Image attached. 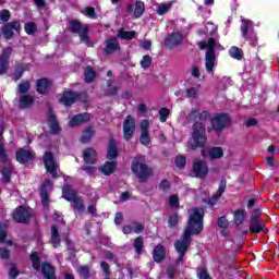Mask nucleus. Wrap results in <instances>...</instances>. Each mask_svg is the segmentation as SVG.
I'll list each match as a JSON object with an SVG mask.
<instances>
[{
    "instance_id": "obj_40",
    "label": "nucleus",
    "mask_w": 279,
    "mask_h": 279,
    "mask_svg": "<svg viewBox=\"0 0 279 279\" xmlns=\"http://www.w3.org/2000/svg\"><path fill=\"white\" fill-rule=\"evenodd\" d=\"M36 29H38V27L36 26V23L27 22L25 24V32H26V34H28V35L35 34Z\"/></svg>"
},
{
    "instance_id": "obj_47",
    "label": "nucleus",
    "mask_w": 279,
    "mask_h": 279,
    "mask_svg": "<svg viewBox=\"0 0 279 279\" xmlns=\"http://www.w3.org/2000/svg\"><path fill=\"white\" fill-rule=\"evenodd\" d=\"M171 3H167V4H162L157 9V14H159V16H162V14H167V12H169V10H171Z\"/></svg>"
},
{
    "instance_id": "obj_58",
    "label": "nucleus",
    "mask_w": 279,
    "mask_h": 279,
    "mask_svg": "<svg viewBox=\"0 0 279 279\" xmlns=\"http://www.w3.org/2000/svg\"><path fill=\"white\" fill-rule=\"evenodd\" d=\"M168 223L170 228L178 226V214H173L172 216H170Z\"/></svg>"
},
{
    "instance_id": "obj_45",
    "label": "nucleus",
    "mask_w": 279,
    "mask_h": 279,
    "mask_svg": "<svg viewBox=\"0 0 279 279\" xmlns=\"http://www.w3.org/2000/svg\"><path fill=\"white\" fill-rule=\"evenodd\" d=\"M95 70L92 68H87L85 70V82H92L93 80H95Z\"/></svg>"
},
{
    "instance_id": "obj_19",
    "label": "nucleus",
    "mask_w": 279,
    "mask_h": 279,
    "mask_svg": "<svg viewBox=\"0 0 279 279\" xmlns=\"http://www.w3.org/2000/svg\"><path fill=\"white\" fill-rule=\"evenodd\" d=\"M48 125H49L51 134L60 133V123L56 119V113H53L52 111H49V113H48Z\"/></svg>"
},
{
    "instance_id": "obj_23",
    "label": "nucleus",
    "mask_w": 279,
    "mask_h": 279,
    "mask_svg": "<svg viewBox=\"0 0 279 279\" xmlns=\"http://www.w3.org/2000/svg\"><path fill=\"white\" fill-rule=\"evenodd\" d=\"M117 158H119V148H117V142L111 140L107 149V159L112 161Z\"/></svg>"
},
{
    "instance_id": "obj_55",
    "label": "nucleus",
    "mask_w": 279,
    "mask_h": 279,
    "mask_svg": "<svg viewBox=\"0 0 279 279\" xmlns=\"http://www.w3.org/2000/svg\"><path fill=\"white\" fill-rule=\"evenodd\" d=\"M223 193H226V182L225 181H221L219 187H218V192L215 196V199H219V196L220 195H223Z\"/></svg>"
},
{
    "instance_id": "obj_52",
    "label": "nucleus",
    "mask_w": 279,
    "mask_h": 279,
    "mask_svg": "<svg viewBox=\"0 0 279 279\" xmlns=\"http://www.w3.org/2000/svg\"><path fill=\"white\" fill-rule=\"evenodd\" d=\"M5 230H8V225H0V243L5 241V236L8 235Z\"/></svg>"
},
{
    "instance_id": "obj_27",
    "label": "nucleus",
    "mask_w": 279,
    "mask_h": 279,
    "mask_svg": "<svg viewBox=\"0 0 279 279\" xmlns=\"http://www.w3.org/2000/svg\"><path fill=\"white\" fill-rule=\"evenodd\" d=\"M19 101L21 108H32V106H34V96L29 94L22 95Z\"/></svg>"
},
{
    "instance_id": "obj_44",
    "label": "nucleus",
    "mask_w": 279,
    "mask_h": 279,
    "mask_svg": "<svg viewBox=\"0 0 279 279\" xmlns=\"http://www.w3.org/2000/svg\"><path fill=\"white\" fill-rule=\"evenodd\" d=\"M29 88H31V85H29V82H27V81L24 83H21L17 86V90H19V93H21V95H26L25 93H28Z\"/></svg>"
},
{
    "instance_id": "obj_26",
    "label": "nucleus",
    "mask_w": 279,
    "mask_h": 279,
    "mask_svg": "<svg viewBox=\"0 0 279 279\" xmlns=\"http://www.w3.org/2000/svg\"><path fill=\"white\" fill-rule=\"evenodd\" d=\"M41 272L46 279L56 278V270H53V267H51V264H48V263L43 264Z\"/></svg>"
},
{
    "instance_id": "obj_53",
    "label": "nucleus",
    "mask_w": 279,
    "mask_h": 279,
    "mask_svg": "<svg viewBox=\"0 0 279 279\" xmlns=\"http://www.w3.org/2000/svg\"><path fill=\"white\" fill-rule=\"evenodd\" d=\"M174 162L179 169H182L184 165H186V158L184 156H179L175 158Z\"/></svg>"
},
{
    "instance_id": "obj_21",
    "label": "nucleus",
    "mask_w": 279,
    "mask_h": 279,
    "mask_svg": "<svg viewBox=\"0 0 279 279\" xmlns=\"http://www.w3.org/2000/svg\"><path fill=\"white\" fill-rule=\"evenodd\" d=\"M121 49V46H119V40L117 38H109L106 40V47H105V52L107 54H112L114 51H119Z\"/></svg>"
},
{
    "instance_id": "obj_32",
    "label": "nucleus",
    "mask_w": 279,
    "mask_h": 279,
    "mask_svg": "<svg viewBox=\"0 0 279 279\" xmlns=\"http://www.w3.org/2000/svg\"><path fill=\"white\" fill-rule=\"evenodd\" d=\"M209 157L214 160H218L219 158H223V149L221 147H213L208 150Z\"/></svg>"
},
{
    "instance_id": "obj_3",
    "label": "nucleus",
    "mask_w": 279,
    "mask_h": 279,
    "mask_svg": "<svg viewBox=\"0 0 279 279\" xmlns=\"http://www.w3.org/2000/svg\"><path fill=\"white\" fill-rule=\"evenodd\" d=\"M199 49H206L205 54V69L207 73H215V68L217 66V56L215 54V49H221V45L217 44V39L209 38L208 41L198 43Z\"/></svg>"
},
{
    "instance_id": "obj_2",
    "label": "nucleus",
    "mask_w": 279,
    "mask_h": 279,
    "mask_svg": "<svg viewBox=\"0 0 279 279\" xmlns=\"http://www.w3.org/2000/svg\"><path fill=\"white\" fill-rule=\"evenodd\" d=\"M210 116L207 111H202L197 108L192 109L186 119L189 123L193 124L192 138L187 144L189 149H197V147H204L208 142L206 137V129L204 128V121Z\"/></svg>"
},
{
    "instance_id": "obj_16",
    "label": "nucleus",
    "mask_w": 279,
    "mask_h": 279,
    "mask_svg": "<svg viewBox=\"0 0 279 279\" xmlns=\"http://www.w3.org/2000/svg\"><path fill=\"white\" fill-rule=\"evenodd\" d=\"M59 101L63 106H73L77 101V95L73 92H65L59 97Z\"/></svg>"
},
{
    "instance_id": "obj_54",
    "label": "nucleus",
    "mask_w": 279,
    "mask_h": 279,
    "mask_svg": "<svg viewBox=\"0 0 279 279\" xmlns=\"http://www.w3.org/2000/svg\"><path fill=\"white\" fill-rule=\"evenodd\" d=\"M12 173V170L10 168H4L2 170V181L10 182V175Z\"/></svg>"
},
{
    "instance_id": "obj_63",
    "label": "nucleus",
    "mask_w": 279,
    "mask_h": 279,
    "mask_svg": "<svg viewBox=\"0 0 279 279\" xmlns=\"http://www.w3.org/2000/svg\"><path fill=\"white\" fill-rule=\"evenodd\" d=\"M191 75L192 77L199 78L202 76V73L199 72V68L194 65L191 71Z\"/></svg>"
},
{
    "instance_id": "obj_61",
    "label": "nucleus",
    "mask_w": 279,
    "mask_h": 279,
    "mask_svg": "<svg viewBox=\"0 0 279 279\" xmlns=\"http://www.w3.org/2000/svg\"><path fill=\"white\" fill-rule=\"evenodd\" d=\"M8 71V61L0 59V75H3Z\"/></svg>"
},
{
    "instance_id": "obj_39",
    "label": "nucleus",
    "mask_w": 279,
    "mask_h": 279,
    "mask_svg": "<svg viewBox=\"0 0 279 279\" xmlns=\"http://www.w3.org/2000/svg\"><path fill=\"white\" fill-rule=\"evenodd\" d=\"M31 260L33 263V269L38 271L40 269V259L38 258V253H33L31 255Z\"/></svg>"
},
{
    "instance_id": "obj_20",
    "label": "nucleus",
    "mask_w": 279,
    "mask_h": 279,
    "mask_svg": "<svg viewBox=\"0 0 279 279\" xmlns=\"http://www.w3.org/2000/svg\"><path fill=\"white\" fill-rule=\"evenodd\" d=\"M248 230L252 234H258L259 232L265 231V221L263 219L259 220H250Z\"/></svg>"
},
{
    "instance_id": "obj_8",
    "label": "nucleus",
    "mask_w": 279,
    "mask_h": 279,
    "mask_svg": "<svg viewBox=\"0 0 279 279\" xmlns=\"http://www.w3.org/2000/svg\"><path fill=\"white\" fill-rule=\"evenodd\" d=\"M32 214L28 208L17 207L13 213V219L16 223H27Z\"/></svg>"
},
{
    "instance_id": "obj_6",
    "label": "nucleus",
    "mask_w": 279,
    "mask_h": 279,
    "mask_svg": "<svg viewBox=\"0 0 279 279\" xmlns=\"http://www.w3.org/2000/svg\"><path fill=\"white\" fill-rule=\"evenodd\" d=\"M44 165L46 167V170L49 174L52 175V178H56V175H58V162L56 161V158H53V154L49 151L45 153Z\"/></svg>"
},
{
    "instance_id": "obj_43",
    "label": "nucleus",
    "mask_w": 279,
    "mask_h": 279,
    "mask_svg": "<svg viewBox=\"0 0 279 279\" xmlns=\"http://www.w3.org/2000/svg\"><path fill=\"white\" fill-rule=\"evenodd\" d=\"M140 143L142 145H149L151 143V138L149 137V132H142L140 137Z\"/></svg>"
},
{
    "instance_id": "obj_60",
    "label": "nucleus",
    "mask_w": 279,
    "mask_h": 279,
    "mask_svg": "<svg viewBox=\"0 0 279 279\" xmlns=\"http://www.w3.org/2000/svg\"><path fill=\"white\" fill-rule=\"evenodd\" d=\"M198 279H210V275L205 269H201L197 272Z\"/></svg>"
},
{
    "instance_id": "obj_59",
    "label": "nucleus",
    "mask_w": 279,
    "mask_h": 279,
    "mask_svg": "<svg viewBox=\"0 0 279 279\" xmlns=\"http://www.w3.org/2000/svg\"><path fill=\"white\" fill-rule=\"evenodd\" d=\"M132 228H133V232L135 233V234H141V232H143V225H141V223H138V222H134L133 225H132Z\"/></svg>"
},
{
    "instance_id": "obj_29",
    "label": "nucleus",
    "mask_w": 279,
    "mask_h": 279,
    "mask_svg": "<svg viewBox=\"0 0 279 279\" xmlns=\"http://www.w3.org/2000/svg\"><path fill=\"white\" fill-rule=\"evenodd\" d=\"M50 243L53 247H60V233H58V228H56V226L51 227Z\"/></svg>"
},
{
    "instance_id": "obj_49",
    "label": "nucleus",
    "mask_w": 279,
    "mask_h": 279,
    "mask_svg": "<svg viewBox=\"0 0 279 279\" xmlns=\"http://www.w3.org/2000/svg\"><path fill=\"white\" fill-rule=\"evenodd\" d=\"M169 204L171 208H178V206H180V198L178 197V195L170 196Z\"/></svg>"
},
{
    "instance_id": "obj_42",
    "label": "nucleus",
    "mask_w": 279,
    "mask_h": 279,
    "mask_svg": "<svg viewBox=\"0 0 279 279\" xmlns=\"http://www.w3.org/2000/svg\"><path fill=\"white\" fill-rule=\"evenodd\" d=\"M82 13L84 14V16H88L89 19H97L95 9L92 7H87V8L83 9Z\"/></svg>"
},
{
    "instance_id": "obj_17",
    "label": "nucleus",
    "mask_w": 279,
    "mask_h": 279,
    "mask_svg": "<svg viewBox=\"0 0 279 279\" xmlns=\"http://www.w3.org/2000/svg\"><path fill=\"white\" fill-rule=\"evenodd\" d=\"M99 171L102 172L104 175H112V173L117 171V160L106 161L99 167Z\"/></svg>"
},
{
    "instance_id": "obj_22",
    "label": "nucleus",
    "mask_w": 279,
    "mask_h": 279,
    "mask_svg": "<svg viewBox=\"0 0 279 279\" xmlns=\"http://www.w3.org/2000/svg\"><path fill=\"white\" fill-rule=\"evenodd\" d=\"M36 89H37V93H39L40 95H45L49 93V90H51L50 81L47 78L38 80L36 83Z\"/></svg>"
},
{
    "instance_id": "obj_15",
    "label": "nucleus",
    "mask_w": 279,
    "mask_h": 279,
    "mask_svg": "<svg viewBox=\"0 0 279 279\" xmlns=\"http://www.w3.org/2000/svg\"><path fill=\"white\" fill-rule=\"evenodd\" d=\"M199 90H202V85L195 84L191 86V83H186L185 94L189 99H197L199 97Z\"/></svg>"
},
{
    "instance_id": "obj_4",
    "label": "nucleus",
    "mask_w": 279,
    "mask_h": 279,
    "mask_svg": "<svg viewBox=\"0 0 279 279\" xmlns=\"http://www.w3.org/2000/svg\"><path fill=\"white\" fill-rule=\"evenodd\" d=\"M131 169L141 182H145L150 175L149 168L145 163V157L138 155L132 162Z\"/></svg>"
},
{
    "instance_id": "obj_56",
    "label": "nucleus",
    "mask_w": 279,
    "mask_h": 279,
    "mask_svg": "<svg viewBox=\"0 0 279 279\" xmlns=\"http://www.w3.org/2000/svg\"><path fill=\"white\" fill-rule=\"evenodd\" d=\"M0 20L3 21V23H8V21H10V11L2 10L0 12Z\"/></svg>"
},
{
    "instance_id": "obj_46",
    "label": "nucleus",
    "mask_w": 279,
    "mask_h": 279,
    "mask_svg": "<svg viewBox=\"0 0 279 279\" xmlns=\"http://www.w3.org/2000/svg\"><path fill=\"white\" fill-rule=\"evenodd\" d=\"M142 69H149L151 66V57L144 56L143 59L140 62Z\"/></svg>"
},
{
    "instance_id": "obj_10",
    "label": "nucleus",
    "mask_w": 279,
    "mask_h": 279,
    "mask_svg": "<svg viewBox=\"0 0 279 279\" xmlns=\"http://www.w3.org/2000/svg\"><path fill=\"white\" fill-rule=\"evenodd\" d=\"M193 173L195 178H206L208 175V166L206 162L195 159L193 162Z\"/></svg>"
},
{
    "instance_id": "obj_37",
    "label": "nucleus",
    "mask_w": 279,
    "mask_h": 279,
    "mask_svg": "<svg viewBox=\"0 0 279 279\" xmlns=\"http://www.w3.org/2000/svg\"><path fill=\"white\" fill-rule=\"evenodd\" d=\"M229 54L231 58H234V60H241V58H243V51L236 47H231Z\"/></svg>"
},
{
    "instance_id": "obj_1",
    "label": "nucleus",
    "mask_w": 279,
    "mask_h": 279,
    "mask_svg": "<svg viewBox=\"0 0 279 279\" xmlns=\"http://www.w3.org/2000/svg\"><path fill=\"white\" fill-rule=\"evenodd\" d=\"M189 221L183 235L174 243L175 251L179 254V260H184V255L191 245V236L201 234L204 230V209L192 208L189 210Z\"/></svg>"
},
{
    "instance_id": "obj_35",
    "label": "nucleus",
    "mask_w": 279,
    "mask_h": 279,
    "mask_svg": "<svg viewBox=\"0 0 279 279\" xmlns=\"http://www.w3.org/2000/svg\"><path fill=\"white\" fill-rule=\"evenodd\" d=\"M143 14H145V3H143L142 1H136L134 9L135 19H141Z\"/></svg>"
},
{
    "instance_id": "obj_28",
    "label": "nucleus",
    "mask_w": 279,
    "mask_h": 279,
    "mask_svg": "<svg viewBox=\"0 0 279 279\" xmlns=\"http://www.w3.org/2000/svg\"><path fill=\"white\" fill-rule=\"evenodd\" d=\"M93 136H95V130H93V126H88L82 132L80 141L81 143H88Z\"/></svg>"
},
{
    "instance_id": "obj_25",
    "label": "nucleus",
    "mask_w": 279,
    "mask_h": 279,
    "mask_svg": "<svg viewBox=\"0 0 279 279\" xmlns=\"http://www.w3.org/2000/svg\"><path fill=\"white\" fill-rule=\"evenodd\" d=\"M153 258L155 263H162V260H165V247L162 245H157L154 248Z\"/></svg>"
},
{
    "instance_id": "obj_51",
    "label": "nucleus",
    "mask_w": 279,
    "mask_h": 279,
    "mask_svg": "<svg viewBox=\"0 0 279 279\" xmlns=\"http://www.w3.org/2000/svg\"><path fill=\"white\" fill-rule=\"evenodd\" d=\"M168 117H169V109L162 108L161 110H159V121H161V123H165Z\"/></svg>"
},
{
    "instance_id": "obj_12",
    "label": "nucleus",
    "mask_w": 279,
    "mask_h": 279,
    "mask_svg": "<svg viewBox=\"0 0 279 279\" xmlns=\"http://www.w3.org/2000/svg\"><path fill=\"white\" fill-rule=\"evenodd\" d=\"M53 190V184H51L50 180H46L41 185V204L44 206H49V193Z\"/></svg>"
},
{
    "instance_id": "obj_36",
    "label": "nucleus",
    "mask_w": 279,
    "mask_h": 279,
    "mask_svg": "<svg viewBox=\"0 0 279 279\" xmlns=\"http://www.w3.org/2000/svg\"><path fill=\"white\" fill-rule=\"evenodd\" d=\"M199 36L204 34H209V36H213V34H217V26L213 23H207V26L204 31L198 32Z\"/></svg>"
},
{
    "instance_id": "obj_30",
    "label": "nucleus",
    "mask_w": 279,
    "mask_h": 279,
    "mask_svg": "<svg viewBox=\"0 0 279 279\" xmlns=\"http://www.w3.org/2000/svg\"><path fill=\"white\" fill-rule=\"evenodd\" d=\"M253 27L254 25L252 24V21L243 20L241 25L242 36H244V38H247V35L252 34Z\"/></svg>"
},
{
    "instance_id": "obj_48",
    "label": "nucleus",
    "mask_w": 279,
    "mask_h": 279,
    "mask_svg": "<svg viewBox=\"0 0 279 279\" xmlns=\"http://www.w3.org/2000/svg\"><path fill=\"white\" fill-rule=\"evenodd\" d=\"M72 202L74 203L75 210H84V203L82 202V198H77L76 196L75 198L72 199Z\"/></svg>"
},
{
    "instance_id": "obj_64",
    "label": "nucleus",
    "mask_w": 279,
    "mask_h": 279,
    "mask_svg": "<svg viewBox=\"0 0 279 279\" xmlns=\"http://www.w3.org/2000/svg\"><path fill=\"white\" fill-rule=\"evenodd\" d=\"M80 275H81L83 278H88V267L82 266V267L80 268Z\"/></svg>"
},
{
    "instance_id": "obj_24",
    "label": "nucleus",
    "mask_w": 279,
    "mask_h": 279,
    "mask_svg": "<svg viewBox=\"0 0 279 279\" xmlns=\"http://www.w3.org/2000/svg\"><path fill=\"white\" fill-rule=\"evenodd\" d=\"M180 43H182L181 33H173L171 35H168V37L166 38L167 47H177V45H180Z\"/></svg>"
},
{
    "instance_id": "obj_38",
    "label": "nucleus",
    "mask_w": 279,
    "mask_h": 279,
    "mask_svg": "<svg viewBox=\"0 0 279 279\" xmlns=\"http://www.w3.org/2000/svg\"><path fill=\"white\" fill-rule=\"evenodd\" d=\"M3 134V124H0V135ZM0 159L3 162L8 161V155L5 154V148L3 147V144L1 143L0 140Z\"/></svg>"
},
{
    "instance_id": "obj_34",
    "label": "nucleus",
    "mask_w": 279,
    "mask_h": 279,
    "mask_svg": "<svg viewBox=\"0 0 279 279\" xmlns=\"http://www.w3.org/2000/svg\"><path fill=\"white\" fill-rule=\"evenodd\" d=\"M245 209H236L234 211V221L236 226H241V223H243V221H245Z\"/></svg>"
},
{
    "instance_id": "obj_5",
    "label": "nucleus",
    "mask_w": 279,
    "mask_h": 279,
    "mask_svg": "<svg viewBox=\"0 0 279 279\" xmlns=\"http://www.w3.org/2000/svg\"><path fill=\"white\" fill-rule=\"evenodd\" d=\"M70 29L74 34H78L81 43H84L87 47H93V41L88 38V25H82L78 21H72L70 23Z\"/></svg>"
},
{
    "instance_id": "obj_50",
    "label": "nucleus",
    "mask_w": 279,
    "mask_h": 279,
    "mask_svg": "<svg viewBox=\"0 0 279 279\" xmlns=\"http://www.w3.org/2000/svg\"><path fill=\"white\" fill-rule=\"evenodd\" d=\"M134 247L137 254H141L142 250H143V238H137L134 241Z\"/></svg>"
},
{
    "instance_id": "obj_13",
    "label": "nucleus",
    "mask_w": 279,
    "mask_h": 279,
    "mask_svg": "<svg viewBox=\"0 0 279 279\" xmlns=\"http://www.w3.org/2000/svg\"><path fill=\"white\" fill-rule=\"evenodd\" d=\"M90 121L89 113H78L72 117L69 121L70 128H77V125H82V123H88Z\"/></svg>"
},
{
    "instance_id": "obj_62",
    "label": "nucleus",
    "mask_w": 279,
    "mask_h": 279,
    "mask_svg": "<svg viewBox=\"0 0 279 279\" xmlns=\"http://www.w3.org/2000/svg\"><path fill=\"white\" fill-rule=\"evenodd\" d=\"M9 276H10V278H16V276H19V269H16L15 265H11Z\"/></svg>"
},
{
    "instance_id": "obj_18",
    "label": "nucleus",
    "mask_w": 279,
    "mask_h": 279,
    "mask_svg": "<svg viewBox=\"0 0 279 279\" xmlns=\"http://www.w3.org/2000/svg\"><path fill=\"white\" fill-rule=\"evenodd\" d=\"M83 160L85 165H95L97 162V151L93 148H86L83 151Z\"/></svg>"
},
{
    "instance_id": "obj_7",
    "label": "nucleus",
    "mask_w": 279,
    "mask_h": 279,
    "mask_svg": "<svg viewBox=\"0 0 279 279\" xmlns=\"http://www.w3.org/2000/svg\"><path fill=\"white\" fill-rule=\"evenodd\" d=\"M134 132H136V121L132 116H128L123 122V137L125 141H130L134 136Z\"/></svg>"
},
{
    "instance_id": "obj_11",
    "label": "nucleus",
    "mask_w": 279,
    "mask_h": 279,
    "mask_svg": "<svg viewBox=\"0 0 279 279\" xmlns=\"http://www.w3.org/2000/svg\"><path fill=\"white\" fill-rule=\"evenodd\" d=\"M14 32H21V22H11L2 27V35L8 40L14 36Z\"/></svg>"
},
{
    "instance_id": "obj_33",
    "label": "nucleus",
    "mask_w": 279,
    "mask_h": 279,
    "mask_svg": "<svg viewBox=\"0 0 279 279\" xmlns=\"http://www.w3.org/2000/svg\"><path fill=\"white\" fill-rule=\"evenodd\" d=\"M136 36V32L131 31L128 32L125 28H121L118 33V38H121L122 40H132Z\"/></svg>"
},
{
    "instance_id": "obj_41",
    "label": "nucleus",
    "mask_w": 279,
    "mask_h": 279,
    "mask_svg": "<svg viewBox=\"0 0 279 279\" xmlns=\"http://www.w3.org/2000/svg\"><path fill=\"white\" fill-rule=\"evenodd\" d=\"M12 56V47H7L2 50V53L0 56V60H3L8 62L10 60V57Z\"/></svg>"
},
{
    "instance_id": "obj_9",
    "label": "nucleus",
    "mask_w": 279,
    "mask_h": 279,
    "mask_svg": "<svg viewBox=\"0 0 279 279\" xmlns=\"http://www.w3.org/2000/svg\"><path fill=\"white\" fill-rule=\"evenodd\" d=\"M211 125L214 130H223L225 128H228V125H230V117H228V114L218 113L211 120Z\"/></svg>"
},
{
    "instance_id": "obj_57",
    "label": "nucleus",
    "mask_w": 279,
    "mask_h": 279,
    "mask_svg": "<svg viewBox=\"0 0 279 279\" xmlns=\"http://www.w3.org/2000/svg\"><path fill=\"white\" fill-rule=\"evenodd\" d=\"M218 226H219V228L226 229V228H228V226H230V221H228V219L226 217H220L218 219Z\"/></svg>"
},
{
    "instance_id": "obj_14",
    "label": "nucleus",
    "mask_w": 279,
    "mask_h": 279,
    "mask_svg": "<svg viewBox=\"0 0 279 279\" xmlns=\"http://www.w3.org/2000/svg\"><path fill=\"white\" fill-rule=\"evenodd\" d=\"M16 160L17 162L25 165V162H29V160H34V153L25 148H21L16 153Z\"/></svg>"
},
{
    "instance_id": "obj_31",
    "label": "nucleus",
    "mask_w": 279,
    "mask_h": 279,
    "mask_svg": "<svg viewBox=\"0 0 279 279\" xmlns=\"http://www.w3.org/2000/svg\"><path fill=\"white\" fill-rule=\"evenodd\" d=\"M62 194L64 199H66L68 202H73V199L77 197L75 195V191H73V189H71V186L69 185L63 187Z\"/></svg>"
}]
</instances>
